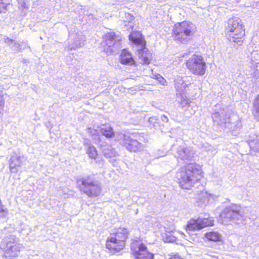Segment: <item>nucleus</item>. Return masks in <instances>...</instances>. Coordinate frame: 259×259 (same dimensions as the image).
<instances>
[{
    "label": "nucleus",
    "mask_w": 259,
    "mask_h": 259,
    "mask_svg": "<svg viewBox=\"0 0 259 259\" xmlns=\"http://www.w3.org/2000/svg\"><path fill=\"white\" fill-rule=\"evenodd\" d=\"M247 219H254L250 208L232 204L226 207L220 215L219 221L225 225L229 223L237 225L245 223Z\"/></svg>",
    "instance_id": "nucleus-1"
},
{
    "label": "nucleus",
    "mask_w": 259,
    "mask_h": 259,
    "mask_svg": "<svg viewBox=\"0 0 259 259\" xmlns=\"http://www.w3.org/2000/svg\"><path fill=\"white\" fill-rule=\"evenodd\" d=\"M201 177V167L195 163L188 164L177 173L179 185L184 189H190Z\"/></svg>",
    "instance_id": "nucleus-2"
},
{
    "label": "nucleus",
    "mask_w": 259,
    "mask_h": 259,
    "mask_svg": "<svg viewBox=\"0 0 259 259\" xmlns=\"http://www.w3.org/2000/svg\"><path fill=\"white\" fill-rule=\"evenodd\" d=\"M195 29V25L192 22L178 23L173 27L172 36L177 42L187 44L192 39Z\"/></svg>",
    "instance_id": "nucleus-3"
},
{
    "label": "nucleus",
    "mask_w": 259,
    "mask_h": 259,
    "mask_svg": "<svg viewBox=\"0 0 259 259\" xmlns=\"http://www.w3.org/2000/svg\"><path fill=\"white\" fill-rule=\"evenodd\" d=\"M226 31L230 41L236 42L241 45L245 34L244 26L240 18L233 17L228 20Z\"/></svg>",
    "instance_id": "nucleus-4"
},
{
    "label": "nucleus",
    "mask_w": 259,
    "mask_h": 259,
    "mask_svg": "<svg viewBox=\"0 0 259 259\" xmlns=\"http://www.w3.org/2000/svg\"><path fill=\"white\" fill-rule=\"evenodd\" d=\"M130 40L138 47L137 52L140 63L148 65L152 58V55L146 48V41L140 32H133L129 35Z\"/></svg>",
    "instance_id": "nucleus-5"
},
{
    "label": "nucleus",
    "mask_w": 259,
    "mask_h": 259,
    "mask_svg": "<svg viewBox=\"0 0 259 259\" xmlns=\"http://www.w3.org/2000/svg\"><path fill=\"white\" fill-rule=\"evenodd\" d=\"M77 182L80 191L89 197H98L101 193L102 189L99 183L90 176L81 178Z\"/></svg>",
    "instance_id": "nucleus-6"
},
{
    "label": "nucleus",
    "mask_w": 259,
    "mask_h": 259,
    "mask_svg": "<svg viewBox=\"0 0 259 259\" xmlns=\"http://www.w3.org/2000/svg\"><path fill=\"white\" fill-rule=\"evenodd\" d=\"M143 133H134L131 135L122 134L120 139L126 149L131 152H137L143 150L144 145L140 142L143 141Z\"/></svg>",
    "instance_id": "nucleus-7"
},
{
    "label": "nucleus",
    "mask_w": 259,
    "mask_h": 259,
    "mask_svg": "<svg viewBox=\"0 0 259 259\" xmlns=\"http://www.w3.org/2000/svg\"><path fill=\"white\" fill-rule=\"evenodd\" d=\"M103 39L102 45L104 51L107 54L117 53L122 48L121 36L114 32L110 31L107 33L104 36Z\"/></svg>",
    "instance_id": "nucleus-8"
},
{
    "label": "nucleus",
    "mask_w": 259,
    "mask_h": 259,
    "mask_svg": "<svg viewBox=\"0 0 259 259\" xmlns=\"http://www.w3.org/2000/svg\"><path fill=\"white\" fill-rule=\"evenodd\" d=\"M18 242L19 239L15 235L5 237L1 244V247L4 250L6 257L11 258L18 255L22 246Z\"/></svg>",
    "instance_id": "nucleus-9"
},
{
    "label": "nucleus",
    "mask_w": 259,
    "mask_h": 259,
    "mask_svg": "<svg viewBox=\"0 0 259 259\" xmlns=\"http://www.w3.org/2000/svg\"><path fill=\"white\" fill-rule=\"evenodd\" d=\"M186 66L189 71L195 75L202 76L205 73L206 65L201 56L193 55L187 61Z\"/></svg>",
    "instance_id": "nucleus-10"
},
{
    "label": "nucleus",
    "mask_w": 259,
    "mask_h": 259,
    "mask_svg": "<svg viewBox=\"0 0 259 259\" xmlns=\"http://www.w3.org/2000/svg\"><path fill=\"white\" fill-rule=\"evenodd\" d=\"M131 250L136 259H153L154 254L148 251L146 245L140 241L133 242Z\"/></svg>",
    "instance_id": "nucleus-11"
},
{
    "label": "nucleus",
    "mask_w": 259,
    "mask_h": 259,
    "mask_svg": "<svg viewBox=\"0 0 259 259\" xmlns=\"http://www.w3.org/2000/svg\"><path fill=\"white\" fill-rule=\"evenodd\" d=\"M171 150L174 154L178 159L183 160L185 162H187L194 157L195 152L190 147H187L185 146H173Z\"/></svg>",
    "instance_id": "nucleus-12"
},
{
    "label": "nucleus",
    "mask_w": 259,
    "mask_h": 259,
    "mask_svg": "<svg viewBox=\"0 0 259 259\" xmlns=\"http://www.w3.org/2000/svg\"><path fill=\"white\" fill-rule=\"evenodd\" d=\"M211 116L214 123L219 125L223 130H224L225 126L230 125L229 120L231 116L228 114L226 109H220L217 110L216 109Z\"/></svg>",
    "instance_id": "nucleus-13"
},
{
    "label": "nucleus",
    "mask_w": 259,
    "mask_h": 259,
    "mask_svg": "<svg viewBox=\"0 0 259 259\" xmlns=\"http://www.w3.org/2000/svg\"><path fill=\"white\" fill-rule=\"evenodd\" d=\"M85 40V37L81 32H76L70 33L69 35L68 50H75L78 47L83 45V42Z\"/></svg>",
    "instance_id": "nucleus-14"
},
{
    "label": "nucleus",
    "mask_w": 259,
    "mask_h": 259,
    "mask_svg": "<svg viewBox=\"0 0 259 259\" xmlns=\"http://www.w3.org/2000/svg\"><path fill=\"white\" fill-rule=\"evenodd\" d=\"M188 84L183 80L180 79L176 83V89L177 91V96L178 102L182 108L188 106L190 104L189 100L184 94V91L187 87Z\"/></svg>",
    "instance_id": "nucleus-15"
},
{
    "label": "nucleus",
    "mask_w": 259,
    "mask_h": 259,
    "mask_svg": "<svg viewBox=\"0 0 259 259\" xmlns=\"http://www.w3.org/2000/svg\"><path fill=\"white\" fill-rule=\"evenodd\" d=\"M211 221L207 218L191 219L187 223L186 230L189 231L200 230L205 227L211 225Z\"/></svg>",
    "instance_id": "nucleus-16"
},
{
    "label": "nucleus",
    "mask_w": 259,
    "mask_h": 259,
    "mask_svg": "<svg viewBox=\"0 0 259 259\" xmlns=\"http://www.w3.org/2000/svg\"><path fill=\"white\" fill-rule=\"evenodd\" d=\"M24 160L25 158L23 155L19 153L13 152L9 160L10 171L12 173H17Z\"/></svg>",
    "instance_id": "nucleus-17"
},
{
    "label": "nucleus",
    "mask_w": 259,
    "mask_h": 259,
    "mask_svg": "<svg viewBox=\"0 0 259 259\" xmlns=\"http://www.w3.org/2000/svg\"><path fill=\"white\" fill-rule=\"evenodd\" d=\"M106 246L111 253H115L123 249L125 244L122 240H118L116 237L112 236L108 238Z\"/></svg>",
    "instance_id": "nucleus-18"
},
{
    "label": "nucleus",
    "mask_w": 259,
    "mask_h": 259,
    "mask_svg": "<svg viewBox=\"0 0 259 259\" xmlns=\"http://www.w3.org/2000/svg\"><path fill=\"white\" fill-rule=\"evenodd\" d=\"M229 126H225L224 130L228 129L232 135H237L242 127V124L239 117L236 115H232L229 120Z\"/></svg>",
    "instance_id": "nucleus-19"
},
{
    "label": "nucleus",
    "mask_w": 259,
    "mask_h": 259,
    "mask_svg": "<svg viewBox=\"0 0 259 259\" xmlns=\"http://www.w3.org/2000/svg\"><path fill=\"white\" fill-rule=\"evenodd\" d=\"M120 62L123 64L135 65V61L131 54L126 50L123 49L120 55Z\"/></svg>",
    "instance_id": "nucleus-20"
},
{
    "label": "nucleus",
    "mask_w": 259,
    "mask_h": 259,
    "mask_svg": "<svg viewBox=\"0 0 259 259\" xmlns=\"http://www.w3.org/2000/svg\"><path fill=\"white\" fill-rule=\"evenodd\" d=\"M128 232L125 228H119L117 229L115 233L113 236L116 237L118 240H122L125 243V240L128 237Z\"/></svg>",
    "instance_id": "nucleus-21"
},
{
    "label": "nucleus",
    "mask_w": 259,
    "mask_h": 259,
    "mask_svg": "<svg viewBox=\"0 0 259 259\" xmlns=\"http://www.w3.org/2000/svg\"><path fill=\"white\" fill-rule=\"evenodd\" d=\"M102 153L106 158H111L117 155L115 150L110 145H102Z\"/></svg>",
    "instance_id": "nucleus-22"
},
{
    "label": "nucleus",
    "mask_w": 259,
    "mask_h": 259,
    "mask_svg": "<svg viewBox=\"0 0 259 259\" xmlns=\"http://www.w3.org/2000/svg\"><path fill=\"white\" fill-rule=\"evenodd\" d=\"M99 131L103 136L107 138H112L114 135L113 128L108 125H103Z\"/></svg>",
    "instance_id": "nucleus-23"
},
{
    "label": "nucleus",
    "mask_w": 259,
    "mask_h": 259,
    "mask_svg": "<svg viewBox=\"0 0 259 259\" xmlns=\"http://www.w3.org/2000/svg\"><path fill=\"white\" fill-rule=\"evenodd\" d=\"M205 237L209 241L217 242L221 240V236L217 232H209L205 234Z\"/></svg>",
    "instance_id": "nucleus-24"
},
{
    "label": "nucleus",
    "mask_w": 259,
    "mask_h": 259,
    "mask_svg": "<svg viewBox=\"0 0 259 259\" xmlns=\"http://www.w3.org/2000/svg\"><path fill=\"white\" fill-rule=\"evenodd\" d=\"M253 114L254 118L259 121V95L255 98L253 102Z\"/></svg>",
    "instance_id": "nucleus-25"
},
{
    "label": "nucleus",
    "mask_w": 259,
    "mask_h": 259,
    "mask_svg": "<svg viewBox=\"0 0 259 259\" xmlns=\"http://www.w3.org/2000/svg\"><path fill=\"white\" fill-rule=\"evenodd\" d=\"M86 149V152L88 154L89 156L93 159L96 160V158L98 155L97 151L96 148L93 145L89 146Z\"/></svg>",
    "instance_id": "nucleus-26"
},
{
    "label": "nucleus",
    "mask_w": 259,
    "mask_h": 259,
    "mask_svg": "<svg viewBox=\"0 0 259 259\" xmlns=\"http://www.w3.org/2000/svg\"><path fill=\"white\" fill-rule=\"evenodd\" d=\"M163 239L164 242H174L176 241V238L174 235L173 232H166L163 236Z\"/></svg>",
    "instance_id": "nucleus-27"
},
{
    "label": "nucleus",
    "mask_w": 259,
    "mask_h": 259,
    "mask_svg": "<svg viewBox=\"0 0 259 259\" xmlns=\"http://www.w3.org/2000/svg\"><path fill=\"white\" fill-rule=\"evenodd\" d=\"M203 190V189L201 190L200 193L196 192L197 194H198L197 199L201 201H202L203 203H207L208 201L207 194L206 192L204 191Z\"/></svg>",
    "instance_id": "nucleus-28"
},
{
    "label": "nucleus",
    "mask_w": 259,
    "mask_h": 259,
    "mask_svg": "<svg viewBox=\"0 0 259 259\" xmlns=\"http://www.w3.org/2000/svg\"><path fill=\"white\" fill-rule=\"evenodd\" d=\"M259 140V133H251L249 135L247 140V143L249 145V143H254Z\"/></svg>",
    "instance_id": "nucleus-29"
},
{
    "label": "nucleus",
    "mask_w": 259,
    "mask_h": 259,
    "mask_svg": "<svg viewBox=\"0 0 259 259\" xmlns=\"http://www.w3.org/2000/svg\"><path fill=\"white\" fill-rule=\"evenodd\" d=\"M8 213V209L2 204H0V217L5 218Z\"/></svg>",
    "instance_id": "nucleus-30"
},
{
    "label": "nucleus",
    "mask_w": 259,
    "mask_h": 259,
    "mask_svg": "<svg viewBox=\"0 0 259 259\" xmlns=\"http://www.w3.org/2000/svg\"><path fill=\"white\" fill-rule=\"evenodd\" d=\"M5 101L4 98V94L2 91H0V114L4 110L5 106Z\"/></svg>",
    "instance_id": "nucleus-31"
},
{
    "label": "nucleus",
    "mask_w": 259,
    "mask_h": 259,
    "mask_svg": "<svg viewBox=\"0 0 259 259\" xmlns=\"http://www.w3.org/2000/svg\"><path fill=\"white\" fill-rule=\"evenodd\" d=\"M249 146L252 150L259 152V140L254 143H249Z\"/></svg>",
    "instance_id": "nucleus-32"
},
{
    "label": "nucleus",
    "mask_w": 259,
    "mask_h": 259,
    "mask_svg": "<svg viewBox=\"0 0 259 259\" xmlns=\"http://www.w3.org/2000/svg\"><path fill=\"white\" fill-rule=\"evenodd\" d=\"M7 5L5 4L3 0H0V13H6L7 10Z\"/></svg>",
    "instance_id": "nucleus-33"
},
{
    "label": "nucleus",
    "mask_w": 259,
    "mask_h": 259,
    "mask_svg": "<svg viewBox=\"0 0 259 259\" xmlns=\"http://www.w3.org/2000/svg\"><path fill=\"white\" fill-rule=\"evenodd\" d=\"M20 46L21 45L19 43L14 42V40L13 41V43L10 44V47L14 51H16L20 49Z\"/></svg>",
    "instance_id": "nucleus-34"
},
{
    "label": "nucleus",
    "mask_w": 259,
    "mask_h": 259,
    "mask_svg": "<svg viewBox=\"0 0 259 259\" xmlns=\"http://www.w3.org/2000/svg\"><path fill=\"white\" fill-rule=\"evenodd\" d=\"M157 119L155 117H152L149 118V122L150 124L153 123V126L155 128H156L159 126L158 122H156Z\"/></svg>",
    "instance_id": "nucleus-35"
},
{
    "label": "nucleus",
    "mask_w": 259,
    "mask_h": 259,
    "mask_svg": "<svg viewBox=\"0 0 259 259\" xmlns=\"http://www.w3.org/2000/svg\"><path fill=\"white\" fill-rule=\"evenodd\" d=\"M164 156H165V154L163 151L158 150L157 153L154 154V157L155 158H159Z\"/></svg>",
    "instance_id": "nucleus-36"
},
{
    "label": "nucleus",
    "mask_w": 259,
    "mask_h": 259,
    "mask_svg": "<svg viewBox=\"0 0 259 259\" xmlns=\"http://www.w3.org/2000/svg\"><path fill=\"white\" fill-rule=\"evenodd\" d=\"M251 67L253 70H259V62H255L254 61H252V62H251Z\"/></svg>",
    "instance_id": "nucleus-37"
},
{
    "label": "nucleus",
    "mask_w": 259,
    "mask_h": 259,
    "mask_svg": "<svg viewBox=\"0 0 259 259\" xmlns=\"http://www.w3.org/2000/svg\"><path fill=\"white\" fill-rule=\"evenodd\" d=\"M251 62L252 61L257 60L259 58V53L256 51L252 53Z\"/></svg>",
    "instance_id": "nucleus-38"
},
{
    "label": "nucleus",
    "mask_w": 259,
    "mask_h": 259,
    "mask_svg": "<svg viewBox=\"0 0 259 259\" xmlns=\"http://www.w3.org/2000/svg\"><path fill=\"white\" fill-rule=\"evenodd\" d=\"M83 145L85 146V149L89 146H91L92 145L91 144L90 141L89 140L85 139L83 141Z\"/></svg>",
    "instance_id": "nucleus-39"
},
{
    "label": "nucleus",
    "mask_w": 259,
    "mask_h": 259,
    "mask_svg": "<svg viewBox=\"0 0 259 259\" xmlns=\"http://www.w3.org/2000/svg\"><path fill=\"white\" fill-rule=\"evenodd\" d=\"M252 76L256 78L259 77V70H253V73H251Z\"/></svg>",
    "instance_id": "nucleus-40"
},
{
    "label": "nucleus",
    "mask_w": 259,
    "mask_h": 259,
    "mask_svg": "<svg viewBox=\"0 0 259 259\" xmlns=\"http://www.w3.org/2000/svg\"><path fill=\"white\" fill-rule=\"evenodd\" d=\"M88 133H90V134H92L93 135H94L96 134V133L97 132L95 130H92L91 127H89L87 129Z\"/></svg>",
    "instance_id": "nucleus-41"
},
{
    "label": "nucleus",
    "mask_w": 259,
    "mask_h": 259,
    "mask_svg": "<svg viewBox=\"0 0 259 259\" xmlns=\"http://www.w3.org/2000/svg\"><path fill=\"white\" fill-rule=\"evenodd\" d=\"M161 120H162L163 122H168V117H167L166 115H162L161 116Z\"/></svg>",
    "instance_id": "nucleus-42"
},
{
    "label": "nucleus",
    "mask_w": 259,
    "mask_h": 259,
    "mask_svg": "<svg viewBox=\"0 0 259 259\" xmlns=\"http://www.w3.org/2000/svg\"><path fill=\"white\" fill-rule=\"evenodd\" d=\"M14 40L12 39H10L9 38V37H7L5 40V42L7 44H8L9 46H10V44H11V43H13V41Z\"/></svg>",
    "instance_id": "nucleus-43"
},
{
    "label": "nucleus",
    "mask_w": 259,
    "mask_h": 259,
    "mask_svg": "<svg viewBox=\"0 0 259 259\" xmlns=\"http://www.w3.org/2000/svg\"><path fill=\"white\" fill-rule=\"evenodd\" d=\"M169 259H183L180 255L178 254H175L171 256Z\"/></svg>",
    "instance_id": "nucleus-44"
},
{
    "label": "nucleus",
    "mask_w": 259,
    "mask_h": 259,
    "mask_svg": "<svg viewBox=\"0 0 259 259\" xmlns=\"http://www.w3.org/2000/svg\"><path fill=\"white\" fill-rule=\"evenodd\" d=\"M25 4L24 3H23L21 6H22V7L25 8Z\"/></svg>",
    "instance_id": "nucleus-45"
},
{
    "label": "nucleus",
    "mask_w": 259,
    "mask_h": 259,
    "mask_svg": "<svg viewBox=\"0 0 259 259\" xmlns=\"http://www.w3.org/2000/svg\"><path fill=\"white\" fill-rule=\"evenodd\" d=\"M161 79H162V80H164V78H162V77H161Z\"/></svg>",
    "instance_id": "nucleus-46"
}]
</instances>
